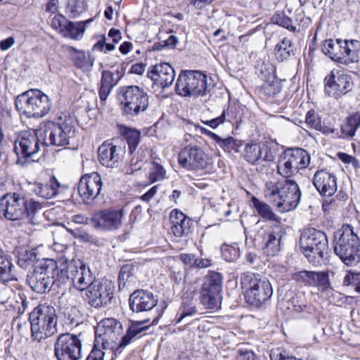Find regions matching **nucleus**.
<instances>
[{
	"label": "nucleus",
	"instance_id": "f257e3e1",
	"mask_svg": "<svg viewBox=\"0 0 360 360\" xmlns=\"http://www.w3.org/2000/svg\"><path fill=\"white\" fill-rule=\"evenodd\" d=\"M264 193L280 212L295 210L300 203L302 195L298 184L288 179L277 182H266Z\"/></svg>",
	"mask_w": 360,
	"mask_h": 360
},
{
	"label": "nucleus",
	"instance_id": "f03ea898",
	"mask_svg": "<svg viewBox=\"0 0 360 360\" xmlns=\"http://www.w3.org/2000/svg\"><path fill=\"white\" fill-rule=\"evenodd\" d=\"M41 209V204L20 193H8L0 198V215L11 221L27 218L36 223L34 215Z\"/></svg>",
	"mask_w": 360,
	"mask_h": 360
},
{
	"label": "nucleus",
	"instance_id": "7ed1b4c3",
	"mask_svg": "<svg viewBox=\"0 0 360 360\" xmlns=\"http://www.w3.org/2000/svg\"><path fill=\"white\" fill-rule=\"evenodd\" d=\"M75 120L70 117H60L58 122H49L38 129L43 146L65 147L75 136Z\"/></svg>",
	"mask_w": 360,
	"mask_h": 360
},
{
	"label": "nucleus",
	"instance_id": "20e7f679",
	"mask_svg": "<svg viewBox=\"0 0 360 360\" xmlns=\"http://www.w3.org/2000/svg\"><path fill=\"white\" fill-rule=\"evenodd\" d=\"M240 284L243 290L245 299L250 305L261 307L272 296L273 289L270 282L254 273L242 274L240 277Z\"/></svg>",
	"mask_w": 360,
	"mask_h": 360
},
{
	"label": "nucleus",
	"instance_id": "39448f33",
	"mask_svg": "<svg viewBox=\"0 0 360 360\" xmlns=\"http://www.w3.org/2000/svg\"><path fill=\"white\" fill-rule=\"evenodd\" d=\"M32 338L40 342L57 333V315L53 306L39 304L30 314Z\"/></svg>",
	"mask_w": 360,
	"mask_h": 360
},
{
	"label": "nucleus",
	"instance_id": "423d86ee",
	"mask_svg": "<svg viewBox=\"0 0 360 360\" xmlns=\"http://www.w3.org/2000/svg\"><path fill=\"white\" fill-rule=\"evenodd\" d=\"M299 244L302 254L314 264L321 263L328 253V241L326 234L314 228L303 230Z\"/></svg>",
	"mask_w": 360,
	"mask_h": 360
},
{
	"label": "nucleus",
	"instance_id": "0eeeda50",
	"mask_svg": "<svg viewBox=\"0 0 360 360\" xmlns=\"http://www.w3.org/2000/svg\"><path fill=\"white\" fill-rule=\"evenodd\" d=\"M15 105L20 114L34 118L45 116L52 107L49 96L39 89H30L18 95Z\"/></svg>",
	"mask_w": 360,
	"mask_h": 360
},
{
	"label": "nucleus",
	"instance_id": "6e6552de",
	"mask_svg": "<svg viewBox=\"0 0 360 360\" xmlns=\"http://www.w3.org/2000/svg\"><path fill=\"white\" fill-rule=\"evenodd\" d=\"M118 95L124 114L137 116L146 111L149 105V96L141 87L136 85L120 88Z\"/></svg>",
	"mask_w": 360,
	"mask_h": 360
},
{
	"label": "nucleus",
	"instance_id": "1a4fd4ad",
	"mask_svg": "<svg viewBox=\"0 0 360 360\" xmlns=\"http://www.w3.org/2000/svg\"><path fill=\"white\" fill-rule=\"evenodd\" d=\"M207 87V75L198 70H182L175 84L176 93L184 97L202 96Z\"/></svg>",
	"mask_w": 360,
	"mask_h": 360
},
{
	"label": "nucleus",
	"instance_id": "9d476101",
	"mask_svg": "<svg viewBox=\"0 0 360 360\" xmlns=\"http://www.w3.org/2000/svg\"><path fill=\"white\" fill-rule=\"evenodd\" d=\"M359 245L360 240L354 233L353 227L346 224L342 226L340 237L336 240L334 251L342 262L352 266L359 261Z\"/></svg>",
	"mask_w": 360,
	"mask_h": 360
},
{
	"label": "nucleus",
	"instance_id": "9b49d317",
	"mask_svg": "<svg viewBox=\"0 0 360 360\" xmlns=\"http://www.w3.org/2000/svg\"><path fill=\"white\" fill-rule=\"evenodd\" d=\"M123 333L122 323L113 318L101 320L95 330V347L113 352L117 349V341Z\"/></svg>",
	"mask_w": 360,
	"mask_h": 360
},
{
	"label": "nucleus",
	"instance_id": "f8f14e48",
	"mask_svg": "<svg viewBox=\"0 0 360 360\" xmlns=\"http://www.w3.org/2000/svg\"><path fill=\"white\" fill-rule=\"evenodd\" d=\"M310 162L309 153L302 148H288L280 155L277 164L279 174L288 179L300 169L306 168Z\"/></svg>",
	"mask_w": 360,
	"mask_h": 360
},
{
	"label": "nucleus",
	"instance_id": "ddd939ff",
	"mask_svg": "<svg viewBox=\"0 0 360 360\" xmlns=\"http://www.w3.org/2000/svg\"><path fill=\"white\" fill-rule=\"evenodd\" d=\"M42 139L36 132L22 131L14 142V152L18 156V164L25 165L28 160L34 161V158L40 150Z\"/></svg>",
	"mask_w": 360,
	"mask_h": 360
},
{
	"label": "nucleus",
	"instance_id": "4468645a",
	"mask_svg": "<svg viewBox=\"0 0 360 360\" xmlns=\"http://www.w3.org/2000/svg\"><path fill=\"white\" fill-rule=\"evenodd\" d=\"M82 342L78 335L63 333L58 336L54 345L57 360H79L82 357Z\"/></svg>",
	"mask_w": 360,
	"mask_h": 360
},
{
	"label": "nucleus",
	"instance_id": "2eb2a0df",
	"mask_svg": "<svg viewBox=\"0 0 360 360\" xmlns=\"http://www.w3.org/2000/svg\"><path fill=\"white\" fill-rule=\"evenodd\" d=\"M222 290V278L220 274L211 272L205 278L200 292V302L205 309H214L217 307Z\"/></svg>",
	"mask_w": 360,
	"mask_h": 360
},
{
	"label": "nucleus",
	"instance_id": "dca6fc26",
	"mask_svg": "<svg viewBox=\"0 0 360 360\" xmlns=\"http://www.w3.org/2000/svg\"><path fill=\"white\" fill-rule=\"evenodd\" d=\"M86 301L94 308L108 304L114 297V286L107 279L94 281L86 292Z\"/></svg>",
	"mask_w": 360,
	"mask_h": 360
},
{
	"label": "nucleus",
	"instance_id": "f3484780",
	"mask_svg": "<svg viewBox=\"0 0 360 360\" xmlns=\"http://www.w3.org/2000/svg\"><path fill=\"white\" fill-rule=\"evenodd\" d=\"M50 262L51 274V289L53 290L63 291L68 282L72 284V274L76 271L75 260L59 259L55 262L53 259Z\"/></svg>",
	"mask_w": 360,
	"mask_h": 360
},
{
	"label": "nucleus",
	"instance_id": "a211bd4d",
	"mask_svg": "<svg viewBox=\"0 0 360 360\" xmlns=\"http://www.w3.org/2000/svg\"><path fill=\"white\" fill-rule=\"evenodd\" d=\"M179 164L184 169L198 171L205 169L208 164V157L204 150L195 145L184 147L178 156Z\"/></svg>",
	"mask_w": 360,
	"mask_h": 360
},
{
	"label": "nucleus",
	"instance_id": "6ab92c4d",
	"mask_svg": "<svg viewBox=\"0 0 360 360\" xmlns=\"http://www.w3.org/2000/svg\"><path fill=\"white\" fill-rule=\"evenodd\" d=\"M325 92L327 95L338 98L352 89V77L339 70H333L326 77Z\"/></svg>",
	"mask_w": 360,
	"mask_h": 360
},
{
	"label": "nucleus",
	"instance_id": "aec40b11",
	"mask_svg": "<svg viewBox=\"0 0 360 360\" xmlns=\"http://www.w3.org/2000/svg\"><path fill=\"white\" fill-rule=\"evenodd\" d=\"M285 229L280 225H274L263 230L262 245L264 253L268 257H275L282 250Z\"/></svg>",
	"mask_w": 360,
	"mask_h": 360
},
{
	"label": "nucleus",
	"instance_id": "412c9836",
	"mask_svg": "<svg viewBox=\"0 0 360 360\" xmlns=\"http://www.w3.org/2000/svg\"><path fill=\"white\" fill-rule=\"evenodd\" d=\"M49 259H46L41 266L30 271L27 276V283L30 287L38 293H44L51 289V267Z\"/></svg>",
	"mask_w": 360,
	"mask_h": 360
},
{
	"label": "nucleus",
	"instance_id": "4be33fe9",
	"mask_svg": "<svg viewBox=\"0 0 360 360\" xmlns=\"http://www.w3.org/2000/svg\"><path fill=\"white\" fill-rule=\"evenodd\" d=\"M123 217L122 210L105 209L94 214L91 221L97 229L112 231L121 227Z\"/></svg>",
	"mask_w": 360,
	"mask_h": 360
},
{
	"label": "nucleus",
	"instance_id": "5701e85b",
	"mask_svg": "<svg viewBox=\"0 0 360 360\" xmlns=\"http://www.w3.org/2000/svg\"><path fill=\"white\" fill-rule=\"evenodd\" d=\"M103 182L97 172L83 176L78 184V193L82 200L88 203L94 200L101 193Z\"/></svg>",
	"mask_w": 360,
	"mask_h": 360
},
{
	"label": "nucleus",
	"instance_id": "b1692460",
	"mask_svg": "<svg viewBox=\"0 0 360 360\" xmlns=\"http://www.w3.org/2000/svg\"><path fill=\"white\" fill-rule=\"evenodd\" d=\"M124 151L122 147L109 142H104L98 149L100 163L110 168L117 167L124 157Z\"/></svg>",
	"mask_w": 360,
	"mask_h": 360
},
{
	"label": "nucleus",
	"instance_id": "393cba45",
	"mask_svg": "<svg viewBox=\"0 0 360 360\" xmlns=\"http://www.w3.org/2000/svg\"><path fill=\"white\" fill-rule=\"evenodd\" d=\"M129 302L131 310L139 313L153 309L158 304V299L150 291L137 290L131 294Z\"/></svg>",
	"mask_w": 360,
	"mask_h": 360
},
{
	"label": "nucleus",
	"instance_id": "a878e982",
	"mask_svg": "<svg viewBox=\"0 0 360 360\" xmlns=\"http://www.w3.org/2000/svg\"><path fill=\"white\" fill-rule=\"evenodd\" d=\"M147 75L155 85L165 89L173 84L175 71L169 63H161L153 66L152 69L148 72Z\"/></svg>",
	"mask_w": 360,
	"mask_h": 360
},
{
	"label": "nucleus",
	"instance_id": "bb28decb",
	"mask_svg": "<svg viewBox=\"0 0 360 360\" xmlns=\"http://www.w3.org/2000/svg\"><path fill=\"white\" fill-rule=\"evenodd\" d=\"M313 184L321 195L328 197L335 194L338 188L337 178L326 169L316 172L313 177Z\"/></svg>",
	"mask_w": 360,
	"mask_h": 360
},
{
	"label": "nucleus",
	"instance_id": "cd10ccee",
	"mask_svg": "<svg viewBox=\"0 0 360 360\" xmlns=\"http://www.w3.org/2000/svg\"><path fill=\"white\" fill-rule=\"evenodd\" d=\"M63 189L64 186L58 182L55 176H51L48 180L35 181L32 187L34 193L44 199L55 198Z\"/></svg>",
	"mask_w": 360,
	"mask_h": 360
},
{
	"label": "nucleus",
	"instance_id": "c85d7f7f",
	"mask_svg": "<svg viewBox=\"0 0 360 360\" xmlns=\"http://www.w3.org/2000/svg\"><path fill=\"white\" fill-rule=\"evenodd\" d=\"M244 158L248 162L255 165L263 161L271 162L274 160V155L267 146L254 143L245 146Z\"/></svg>",
	"mask_w": 360,
	"mask_h": 360
},
{
	"label": "nucleus",
	"instance_id": "c756f323",
	"mask_svg": "<svg viewBox=\"0 0 360 360\" xmlns=\"http://www.w3.org/2000/svg\"><path fill=\"white\" fill-rule=\"evenodd\" d=\"M75 267L76 271L72 274V285L81 291L88 290L95 281L91 270L79 260L75 261Z\"/></svg>",
	"mask_w": 360,
	"mask_h": 360
},
{
	"label": "nucleus",
	"instance_id": "7c9ffc66",
	"mask_svg": "<svg viewBox=\"0 0 360 360\" xmlns=\"http://www.w3.org/2000/svg\"><path fill=\"white\" fill-rule=\"evenodd\" d=\"M343 65L356 63L360 58V41L355 39L342 40Z\"/></svg>",
	"mask_w": 360,
	"mask_h": 360
},
{
	"label": "nucleus",
	"instance_id": "2f4dec72",
	"mask_svg": "<svg viewBox=\"0 0 360 360\" xmlns=\"http://www.w3.org/2000/svg\"><path fill=\"white\" fill-rule=\"evenodd\" d=\"M342 39H326L322 46V51L328 56L331 60L340 64H343Z\"/></svg>",
	"mask_w": 360,
	"mask_h": 360
},
{
	"label": "nucleus",
	"instance_id": "473e14b6",
	"mask_svg": "<svg viewBox=\"0 0 360 360\" xmlns=\"http://www.w3.org/2000/svg\"><path fill=\"white\" fill-rule=\"evenodd\" d=\"M148 319H146L142 321H131L127 330L126 334L122 337L120 340L117 341V348L127 346L137 335L147 330L148 326H143V325L148 322Z\"/></svg>",
	"mask_w": 360,
	"mask_h": 360
},
{
	"label": "nucleus",
	"instance_id": "72a5a7b5",
	"mask_svg": "<svg viewBox=\"0 0 360 360\" xmlns=\"http://www.w3.org/2000/svg\"><path fill=\"white\" fill-rule=\"evenodd\" d=\"M148 319H146L142 321H131L127 330L126 334L122 337L120 340L117 341V348L127 346L137 335L147 330L148 326H143V325L148 322Z\"/></svg>",
	"mask_w": 360,
	"mask_h": 360
},
{
	"label": "nucleus",
	"instance_id": "f704fd0d",
	"mask_svg": "<svg viewBox=\"0 0 360 360\" xmlns=\"http://www.w3.org/2000/svg\"><path fill=\"white\" fill-rule=\"evenodd\" d=\"M14 266L11 259L5 255H0V282L6 283L17 280L13 272Z\"/></svg>",
	"mask_w": 360,
	"mask_h": 360
},
{
	"label": "nucleus",
	"instance_id": "c9c22d12",
	"mask_svg": "<svg viewBox=\"0 0 360 360\" xmlns=\"http://www.w3.org/2000/svg\"><path fill=\"white\" fill-rule=\"evenodd\" d=\"M274 53L276 59L280 62L288 60L291 55H294V46L292 41L288 38H284L276 46Z\"/></svg>",
	"mask_w": 360,
	"mask_h": 360
},
{
	"label": "nucleus",
	"instance_id": "e433bc0d",
	"mask_svg": "<svg viewBox=\"0 0 360 360\" xmlns=\"http://www.w3.org/2000/svg\"><path fill=\"white\" fill-rule=\"evenodd\" d=\"M360 127V112H356L347 118L346 123L341 127L344 137H353Z\"/></svg>",
	"mask_w": 360,
	"mask_h": 360
},
{
	"label": "nucleus",
	"instance_id": "4c0bfd02",
	"mask_svg": "<svg viewBox=\"0 0 360 360\" xmlns=\"http://www.w3.org/2000/svg\"><path fill=\"white\" fill-rule=\"evenodd\" d=\"M93 21V19H89L85 21H80L77 23L68 21L65 30L64 36L69 37L71 39H77L85 30V26Z\"/></svg>",
	"mask_w": 360,
	"mask_h": 360
},
{
	"label": "nucleus",
	"instance_id": "58836bf2",
	"mask_svg": "<svg viewBox=\"0 0 360 360\" xmlns=\"http://www.w3.org/2000/svg\"><path fill=\"white\" fill-rule=\"evenodd\" d=\"M252 202L257 213L262 218L269 221H278V217L274 213L272 209L268 204L259 200L256 197L252 198Z\"/></svg>",
	"mask_w": 360,
	"mask_h": 360
},
{
	"label": "nucleus",
	"instance_id": "ea45409f",
	"mask_svg": "<svg viewBox=\"0 0 360 360\" xmlns=\"http://www.w3.org/2000/svg\"><path fill=\"white\" fill-rule=\"evenodd\" d=\"M122 134L127 143L129 153L132 155L140 142V132L134 129L124 127Z\"/></svg>",
	"mask_w": 360,
	"mask_h": 360
},
{
	"label": "nucleus",
	"instance_id": "a19ab883",
	"mask_svg": "<svg viewBox=\"0 0 360 360\" xmlns=\"http://www.w3.org/2000/svg\"><path fill=\"white\" fill-rule=\"evenodd\" d=\"M124 75L123 69L117 70L114 72L104 70L102 72L101 83L113 89Z\"/></svg>",
	"mask_w": 360,
	"mask_h": 360
},
{
	"label": "nucleus",
	"instance_id": "79ce46f5",
	"mask_svg": "<svg viewBox=\"0 0 360 360\" xmlns=\"http://www.w3.org/2000/svg\"><path fill=\"white\" fill-rule=\"evenodd\" d=\"M74 50L76 52V55L74 57L75 65L83 70H91L94 65V59L91 56L84 51Z\"/></svg>",
	"mask_w": 360,
	"mask_h": 360
},
{
	"label": "nucleus",
	"instance_id": "37998d69",
	"mask_svg": "<svg viewBox=\"0 0 360 360\" xmlns=\"http://www.w3.org/2000/svg\"><path fill=\"white\" fill-rule=\"evenodd\" d=\"M312 279L311 286L318 287L322 292L327 290L330 287L328 275L326 272L313 271Z\"/></svg>",
	"mask_w": 360,
	"mask_h": 360
},
{
	"label": "nucleus",
	"instance_id": "c03bdc74",
	"mask_svg": "<svg viewBox=\"0 0 360 360\" xmlns=\"http://www.w3.org/2000/svg\"><path fill=\"white\" fill-rule=\"evenodd\" d=\"M86 10L85 0H68L66 13L70 18H77Z\"/></svg>",
	"mask_w": 360,
	"mask_h": 360
},
{
	"label": "nucleus",
	"instance_id": "a18cd8bd",
	"mask_svg": "<svg viewBox=\"0 0 360 360\" xmlns=\"http://www.w3.org/2000/svg\"><path fill=\"white\" fill-rule=\"evenodd\" d=\"M166 170L157 161L153 160L149 169L148 179L151 184L162 181L165 178Z\"/></svg>",
	"mask_w": 360,
	"mask_h": 360
},
{
	"label": "nucleus",
	"instance_id": "49530a36",
	"mask_svg": "<svg viewBox=\"0 0 360 360\" xmlns=\"http://www.w3.org/2000/svg\"><path fill=\"white\" fill-rule=\"evenodd\" d=\"M221 255L223 258L229 262L235 261L240 256V251L238 244H224L221 246Z\"/></svg>",
	"mask_w": 360,
	"mask_h": 360
},
{
	"label": "nucleus",
	"instance_id": "de8ad7c7",
	"mask_svg": "<svg viewBox=\"0 0 360 360\" xmlns=\"http://www.w3.org/2000/svg\"><path fill=\"white\" fill-rule=\"evenodd\" d=\"M262 88L269 96H274L282 90L281 83L276 76L274 77V79L268 77L267 79L264 80Z\"/></svg>",
	"mask_w": 360,
	"mask_h": 360
},
{
	"label": "nucleus",
	"instance_id": "09e8293b",
	"mask_svg": "<svg viewBox=\"0 0 360 360\" xmlns=\"http://www.w3.org/2000/svg\"><path fill=\"white\" fill-rule=\"evenodd\" d=\"M343 284L354 287V290L360 294V272L348 271L344 278Z\"/></svg>",
	"mask_w": 360,
	"mask_h": 360
},
{
	"label": "nucleus",
	"instance_id": "8fccbe9b",
	"mask_svg": "<svg viewBox=\"0 0 360 360\" xmlns=\"http://www.w3.org/2000/svg\"><path fill=\"white\" fill-rule=\"evenodd\" d=\"M63 315L65 320L68 324L71 326H77L81 323V314L77 307L71 308L68 311L60 313Z\"/></svg>",
	"mask_w": 360,
	"mask_h": 360
},
{
	"label": "nucleus",
	"instance_id": "3c124183",
	"mask_svg": "<svg viewBox=\"0 0 360 360\" xmlns=\"http://www.w3.org/2000/svg\"><path fill=\"white\" fill-rule=\"evenodd\" d=\"M192 223L191 219L186 217L181 223L180 222L178 225L172 226V231L176 237L186 235L190 232Z\"/></svg>",
	"mask_w": 360,
	"mask_h": 360
},
{
	"label": "nucleus",
	"instance_id": "603ef678",
	"mask_svg": "<svg viewBox=\"0 0 360 360\" xmlns=\"http://www.w3.org/2000/svg\"><path fill=\"white\" fill-rule=\"evenodd\" d=\"M133 269L129 265H125L120 269L118 281L120 288L121 285L124 287L127 283H129L134 281Z\"/></svg>",
	"mask_w": 360,
	"mask_h": 360
},
{
	"label": "nucleus",
	"instance_id": "864d4df0",
	"mask_svg": "<svg viewBox=\"0 0 360 360\" xmlns=\"http://www.w3.org/2000/svg\"><path fill=\"white\" fill-rule=\"evenodd\" d=\"M272 21L274 24L286 28L290 31L295 32L296 30V27L292 25L291 18L283 13H276L272 17Z\"/></svg>",
	"mask_w": 360,
	"mask_h": 360
},
{
	"label": "nucleus",
	"instance_id": "5fc2aeb1",
	"mask_svg": "<svg viewBox=\"0 0 360 360\" xmlns=\"http://www.w3.org/2000/svg\"><path fill=\"white\" fill-rule=\"evenodd\" d=\"M219 146L227 153H231L232 151L238 153L240 148L242 146V143L240 141L230 136L226 139H223Z\"/></svg>",
	"mask_w": 360,
	"mask_h": 360
},
{
	"label": "nucleus",
	"instance_id": "6e6d98bb",
	"mask_svg": "<svg viewBox=\"0 0 360 360\" xmlns=\"http://www.w3.org/2000/svg\"><path fill=\"white\" fill-rule=\"evenodd\" d=\"M256 68L257 74L263 80L267 79L268 77L274 79L275 73L274 68L272 65L262 62L257 64Z\"/></svg>",
	"mask_w": 360,
	"mask_h": 360
},
{
	"label": "nucleus",
	"instance_id": "4d7b16f0",
	"mask_svg": "<svg viewBox=\"0 0 360 360\" xmlns=\"http://www.w3.org/2000/svg\"><path fill=\"white\" fill-rule=\"evenodd\" d=\"M236 360H257L255 352L248 347L241 345L236 351Z\"/></svg>",
	"mask_w": 360,
	"mask_h": 360
},
{
	"label": "nucleus",
	"instance_id": "13d9d810",
	"mask_svg": "<svg viewBox=\"0 0 360 360\" xmlns=\"http://www.w3.org/2000/svg\"><path fill=\"white\" fill-rule=\"evenodd\" d=\"M76 307L74 304L73 297L70 294L62 292L58 298V310L61 313Z\"/></svg>",
	"mask_w": 360,
	"mask_h": 360
},
{
	"label": "nucleus",
	"instance_id": "bf43d9fd",
	"mask_svg": "<svg viewBox=\"0 0 360 360\" xmlns=\"http://www.w3.org/2000/svg\"><path fill=\"white\" fill-rule=\"evenodd\" d=\"M232 109L230 108H228L226 110H224L220 116L218 117H216L214 119L207 120L205 122H203L204 124L206 125L215 129L217 128L219 124L224 122L226 117L227 116L229 118H233V115H232Z\"/></svg>",
	"mask_w": 360,
	"mask_h": 360
},
{
	"label": "nucleus",
	"instance_id": "052dcab7",
	"mask_svg": "<svg viewBox=\"0 0 360 360\" xmlns=\"http://www.w3.org/2000/svg\"><path fill=\"white\" fill-rule=\"evenodd\" d=\"M305 124L311 129H320L321 120L319 114L314 110L308 111L305 116Z\"/></svg>",
	"mask_w": 360,
	"mask_h": 360
},
{
	"label": "nucleus",
	"instance_id": "680f3d73",
	"mask_svg": "<svg viewBox=\"0 0 360 360\" xmlns=\"http://www.w3.org/2000/svg\"><path fill=\"white\" fill-rule=\"evenodd\" d=\"M312 271H301L292 274V277L294 281L304 285L311 286L312 281Z\"/></svg>",
	"mask_w": 360,
	"mask_h": 360
},
{
	"label": "nucleus",
	"instance_id": "e2e57ef3",
	"mask_svg": "<svg viewBox=\"0 0 360 360\" xmlns=\"http://www.w3.org/2000/svg\"><path fill=\"white\" fill-rule=\"evenodd\" d=\"M66 18L62 15H57L51 20V26L59 32L65 33V30L68 23Z\"/></svg>",
	"mask_w": 360,
	"mask_h": 360
},
{
	"label": "nucleus",
	"instance_id": "0e129e2a",
	"mask_svg": "<svg viewBox=\"0 0 360 360\" xmlns=\"http://www.w3.org/2000/svg\"><path fill=\"white\" fill-rule=\"evenodd\" d=\"M186 216L180 211L177 210H174L171 212L169 215V219L172 226L178 225L180 222H182V220L185 219Z\"/></svg>",
	"mask_w": 360,
	"mask_h": 360
},
{
	"label": "nucleus",
	"instance_id": "69168bd1",
	"mask_svg": "<svg viewBox=\"0 0 360 360\" xmlns=\"http://www.w3.org/2000/svg\"><path fill=\"white\" fill-rule=\"evenodd\" d=\"M179 257L184 264L188 266L189 267H195L197 259L195 255L182 253L179 255Z\"/></svg>",
	"mask_w": 360,
	"mask_h": 360
},
{
	"label": "nucleus",
	"instance_id": "338daca9",
	"mask_svg": "<svg viewBox=\"0 0 360 360\" xmlns=\"http://www.w3.org/2000/svg\"><path fill=\"white\" fill-rule=\"evenodd\" d=\"M105 352L98 347H95L91 350L86 360H104Z\"/></svg>",
	"mask_w": 360,
	"mask_h": 360
},
{
	"label": "nucleus",
	"instance_id": "774afa93",
	"mask_svg": "<svg viewBox=\"0 0 360 360\" xmlns=\"http://www.w3.org/2000/svg\"><path fill=\"white\" fill-rule=\"evenodd\" d=\"M22 255L26 257L28 262H30L32 264H34L35 262L40 259V257L38 256L37 249L36 248L30 250H26Z\"/></svg>",
	"mask_w": 360,
	"mask_h": 360
}]
</instances>
